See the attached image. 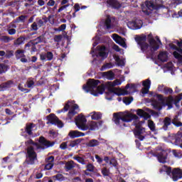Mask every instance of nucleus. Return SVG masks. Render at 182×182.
<instances>
[{"mask_svg":"<svg viewBox=\"0 0 182 182\" xmlns=\"http://www.w3.org/2000/svg\"><path fill=\"white\" fill-rule=\"evenodd\" d=\"M100 83V80H99L89 79L87 82V85L82 86V89L86 93L91 92L93 96L97 97L99 95H103V92L105 90V87L103 84L97 87V85Z\"/></svg>","mask_w":182,"mask_h":182,"instance_id":"f257e3e1","label":"nucleus"},{"mask_svg":"<svg viewBox=\"0 0 182 182\" xmlns=\"http://www.w3.org/2000/svg\"><path fill=\"white\" fill-rule=\"evenodd\" d=\"M157 100H154L151 102V106H153L155 110L160 112L163 109V106H168L169 109L173 107V103L174 97L173 96L164 97L161 94L156 95Z\"/></svg>","mask_w":182,"mask_h":182,"instance_id":"f03ea898","label":"nucleus"},{"mask_svg":"<svg viewBox=\"0 0 182 182\" xmlns=\"http://www.w3.org/2000/svg\"><path fill=\"white\" fill-rule=\"evenodd\" d=\"M132 120H134L135 122H139V117L134 114H128L127 115L122 116L119 114V113H114L112 122L117 125L119 126V127H126L125 123H130Z\"/></svg>","mask_w":182,"mask_h":182,"instance_id":"7ed1b4c3","label":"nucleus"},{"mask_svg":"<svg viewBox=\"0 0 182 182\" xmlns=\"http://www.w3.org/2000/svg\"><path fill=\"white\" fill-rule=\"evenodd\" d=\"M55 141H48L46 138L44 136H40L38 143L34 142L32 139H29L27 141H26V146L32 144L33 146H36L37 150H43L45 149V147L46 149H49V147H53V146H55Z\"/></svg>","mask_w":182,"mask_h":182,"instance_id":"20e7f679","label":"nucleus"},{"mask_svg":"<svg viewBox=\"0 0 182 182\" xmlns=\"http://www.w3.org/2000/svg\"><path fill=\"white\" fill-rule=\"evenodd\" d=\"M163 6V0H150L145 1V7H142V12L145 15H150L153 11L160 9Z\"/></svg>","mask_w":182,"mask_h":182,"instance_id":"39448f33","label":"nucleus"},{"mask_svg":"<svg viewBox=\"0 0 182 182\" xmlns=\"http://www.w3.org/2000/svg\"><path fill=\"white\" fill-rule=\"evenodd\" d=\"M135 41L138 45V48H139L143 52V53H146L149 56L150 55V50H149V48H150V44L147 43L146 41H147V37L146 36H136L135 37Z\"/></svg>","mask_w":182,"mask_h":182,"instance_id":"423d86ee","label":"nucleus"},{"mask_svg":"<svg viewBox=\"0 0 182 182\" xmlns=\"http://www.w3.org/2000/svg\"><path fill=\"white\" fill-rule=\"evenodd\" d=\"M36 160H38V155L35 152L33 146H28L27 148V157L24 162V166H33Z\"/></svg>","mask_w":182,"mask_h":182,"instance_id":"0eeeda50","label":"nucleus"},{"mask_svg":"<svg viewBox=\"0 0 182 182\" xmlns=\"http://www.w3.org/2000/svg\"><path fill=\"white\" fill-rule=\"evenodd\" d=\"M148 42L150 45V56H154V52L160 49V46L157 43V41L153 38V34L150 33L148 35Z\"/></svg>","mask_w":182,"mask_h":182,"instance_id":"6e6552de","label":"nucleus"},{"mask_svg":"<svg viewBox=\"0 0 182 182\" xmlns=\"http://www.w3.org/2000/svg\"><path fill=\"white\" fill-rule=\"evenodd\" d=\"M75 124L80 130H82V132H86L87 130V127H86V122L87 120L86 117L82 114L77 115L75 119Z\"/></svg>","mask_w":182,"mask_h":182,"instance_id":"1a4fd4ad","label":"nucleus"},{"mask_svg":"<svg viewBox=\"0 0 182 182\" xmlns=\"http://www.w3.org/2000/svg\"><path fill=\"white\" fill-rule=\"evenodd\" d=\"M47 124L50 123V124H54V126H57L59 129H62L65 126V124L55 114H50L47 116Z\"/></svg>","mask_w":182,"mask_h":182,"instance_id":"9d476101","label":"nucleus"},{"mask_svg":"<svg viewBox=\"0 0 182 182\" xmlns=\"http://www.w3.org/2000/svg\"><path fill=\"white\" fill-rule=\"evenodd\" d=\"M53 60V53L52 51H47L46 53H41L40 54V60L42 62H50Z\"/></svg>","mask_w":182,"mask_h":182,"instance_id":"9b49d317","label":"nucleus"},{"mask_svg":"<svg viewBox=\"0 0 182 182\" xmlns=\"http://www.w3.org/2000/svg\"><path fill=\"white\" fill-rule=\"evenodd\" d=\"M103 124V121H99V122H95L92 121L91 122L88 123L86 125V127H87V130H97L99 129V127H102V125Z\"/></svg>","mask_w":182,"mask_h":182,"instance_id":"f8f14e48","label":"nucleus"},{"mask_svg":"<svg viewBox=\"0 0 182 182\" xmlns=\"http://www.w3.org/2000/svg\"><path fill=\"white\" fill-rule=\"evenodd\" d=\"M182 178V170L180 168H175L172 171V179L173 181H178Z\"/></svg>","mask_w":182,"mask_h":182,"instance_id":"ddd939ff","label":"nucleus"},{"mask_svg":"<svg viewBox=\"0 0 182 182\" xmlns=\"http://www.w3.org/2000/svg\"><path fill=\"white\" fill-rule=\"evenodd\" d=\"M77 109H79V105H77V104H75L70 109L68 114V119H69V120H70V122H72V119H73V117L75 114H77V112L76 111V110H77Z\"/></svg>","mask_w":182,"mask_h":182,"instance_id":"4468645a","label":"nucleus"},{"mask_svg":"<svg viewBox=\"0 0 182 182\" xmlns=\"http://www.w3.org/2000/svg\"><path fill=\"white\" fill-rule=\"evenodd\" d=\"M36 124L30 122V123H27L26 124L25 127V132L28 134V136H31V137H35V136H33V132H32L33 127H35Z\"/></svg>","mask_w":182,"mask_h":182,"instance_id":"2eb2a0df","label":"nucleus"},{"mask_svg":"<svg viewBox=\"0 0 182 182\" xmlns=\"http://www.w3.org/2000/svg\"><path fill=\"white\" fill-rule=\"evenodd\" d=\"M112 38L116 42V43H118V45H120L122 46V48H127V45L126 44V42H124L123 40H122V37L117 34H113Z\"/></svg>","mask_w":182,"mask_h":182,"instance_id":"dca6fc26","label":"nucleus"},{"mask_svg":"<svg viewBox=\"0 0 182 182\" xmlns=\"http://www.w3.org/2000/svg\"><path fill=\"white\" fill-rule=\"evenodd\" d=\"M14 85V80H10L7 82H4L0 85V89L2 92H4V90H7V89H11Z\"/></svg>","mask_w":182,"mask_h":182,"instance_id":"f3484780","label":"nucleus"},{"mask_svg":"<svg viewBox=\"0 0 182 182\" xmlns=\"http://www.w3.org/2000/svg\"><path fill=\"white\" fill-rule=\"evenodd\" d=\"M68 136L70 139H76V137H83L85 136V133L80 132L77 130L70 131L68 133Z\"/></svg>","mask_w":182,"mask_h":182,"instance_id":"a211bd4d","label":"nucleus"},{"mask_svg":"<svg viewBox=\"0 0 182 182\" xmlns=\"http://www.w3.org/2000/svg\"><path fill=\"white\" fill-rule=\"evenodd\" d=\"M25 49H26L27 50H30L31 53H33V52L38 51V48H36V44L31 41H29L25 45Z\"/></svg>","mask_w":182,"mask_h":182,"instance_id":"6ab92c4d","label":"nucleus"},{"mask_svg":"<svg viewBox=\"0 0 182 182\" xmlns=\"http://www.w3.org/2000/svg\"><path fill=\"white\" fill-rule=\"evenodd\" d=\"M164 125L162 127V129L167 131L168 130V126H171V123H173V121L171 120V118L168 117H166L164 119L163 121Z\"/></svg>","mask_w":182,"mask_h":182,"instance_id":"aec40b11","label":"nucleus"},{"mask_svg":"<svg viewBox=\"0 0 182 182\" xmlns=\"http://www.w3.org/2000/svg\"><path fill=\"white\" fill-rule=\"evenodd\" d=\"M107 4L110 5L112 8H114V9H119V8L122 7V5H120V3L117 0H107Z\"/></svg>","mask_w":182,"mask_h":182,"instance_id":"412c9836","label":"nucleus"},{"mask_svg":"<svg viewBox=\"0 0 182 182\" xmlns=\"http://www.w3.org/2000/svg\"><path fill=\"white\" fill-rule=\"evenodd\" d=\"M102 77H106L108 80H114V73L113 71L109 70L108 72H103L102 73Z\"/></svg>","mask_w":182,"mask_h":182,"instance_id":"4be33fe9","label":"nucleus"},{"mask_svg":"<svg viewBox=\"0 0 182 182\" xmlns=\"http://www.w3.org/2000/svg\"><path fill=\"white\" fill-rule=\"evenodd\" d=\"M46 41L45 38V33L41 35L40 36L37 37L36 38H35L33 41H31L33 43H34L35 45H38L39 43H43Z\"/></svg>","mask_w":182,"mask_h":182,"instance_id":"5701e85b","label":"nucleus"},{"mask_svg":"<svg viewBox=\"0 0 182 182\" xmlns=\"http://www.w3.org/2000/svg\"><path fill=\"white\" fill-rule=\"evenodd\" d=\"M136 129L134 130V134L135 137H137L138 136H141L143 134V130H144V128L141 127L139 124L135 125Z\"/></svg>","mask_w":182,"mask_h":182,"instance_id":"b1692460","label":"nucleus"},{"mask_svg":"<svg viewBox=\"0 0 182 182\" xmlns=\"http://www.w3.org/2000/svg\"><path fill=\"white\" fill-rule=\"evenodd\" d=\"M68 2H69V0H62L60 5H63V6L58 9V14L62 12V11H63L64 9H66V8L70 6V4H68Z\"/></svg>","mask_w":182,"mask_h":182,"instance_id":"393cba45","label":"nucleus"},{"mask_svg":"<svg viewBox=\"0 0 182 182\" xmlns=\"http://www.w3.org/2000/svg\"><path fill=\"white\" fill-rule=\"evenodd\" d=\"M15 56L16 59L17 60H19V59L22 58H26V55H25V50H17L15 52Z\"/></svg>","mask_w":182,"mask_h":182,"instance_id":"a878e982","label":"nucleus"},{"mask_svg":"<svg viewBox=\"0 0 182 182\" xmlns=\"http://www.w3.org/2000/svg\"><path fill=\"white\" fill-rule=\"evenodd\" d=\"M158 59L159 60L163 63L167 62L168 60L167 53L166 52L159 53V54L158 55Z\"/></svg>","mask_w":182,"mask_h":182,"instance_id":"bb28decb","label":"nucleus"},{"mask_svg":"<svg viewBox=\"0 0 182 182\" xmlns=\"http://www.w3.org/2000/svg\"><path fill=\"white\" fill-rule=\"evenodd\" d=\"M28 18V16L26 15H21L19 16L18 17H17L14 23H19L20 22H22V23H25V21H26V19Z\"/></svg>","mask_w":182,"mask_h":182,"instance_id":"cd10ccee","label":"nucleus"},{"mask_svg":"<svg viewBox=\"0 0 182 182\" xmlns=\"http://www.w3.org/2000/svg\"><path fill=\"white\" fill-rule=\"evenodd\" d=\"M25 43V37H19L14 41V46H20V45H23Z\"/></svg>","mask_w":182,"mask_h":182,"instance_id":"c85d7f7f","label":"nucleus"},{"mask_svg":"<svg viewBox=\"0 0 182 182\" xmlns=\"http://www.w3.org/2000/svg\"><path fill=\"white\" fill-rule=\"evenodd\" d=\"M156 157L159 161V163H166V160L167 159V157L164 155L163 152H159L156 154Z\"/></svg>","mask_w":182,"mask_h":182,"instance_id":"c756f323","label":"nucleus"},{"mask_svg":"<svg viewBox=\"0 0 182 182\" xmlns=\"http://www.w3.org/2000/svg\"><path fill=\"white\" fill-rule=\"evenodd\" d=\"M160 172L163 173L165 172L168 176H170V174H173V171H171V167L167 166L166 165L163 166L162 168L160 169Z\"/></svg>","mask_w":182,"mask_h":182,"instance_id":"7c9ffc66","label":"nucleus"},{"mask_svg":"<svg viewBox=\"0 0 182 182\" xmlns=\"http://www.w3.org/2000/svg\"><path fill=\"white\" fill-rule=\"evenodd\" d=\"M181 100H182V93H180L178 95H176L175 98H173V105H175L176 107H178L180 106V105L178 104L180 103V102H181Z\"/></svg>","mask_w":182,"mask_h":182,"instance_id":"2f4dec72","label":"nucleus"},{"mask_svg":"<svg viewBox=\"0 0 182 182\" xmlns=\"http://www.w3.org/2000/svg\"><path fill=\"white\" fill-rule=\"evenodd\" d=\"M116 90H117L114 87H108V93H114V95H117V96H122V95H129L127 91H125V93L122 94L120 92H116Z\"/></svg>","mask_w":182,"mask_h":182,"instance_id":"473e14b6","label":"nucleus"},{"mask_svg":"<svg viewBox=\"0 0 182 182\" xmlns=\"http://www.w3.org/2000/svg\"><path fill=\"white\" fill-rule=\"evenodd\" d=\"M100 144V142L97 139H91L89 141L88 147H96Z\"/></svg>","mask_w":182,"mask_h":182,"instance_id":"72a5a7b5","label":"nucleus"},{"mask_svg":"<svg viewBox=\"0 0 182 182\" xmlns=\"http://www.w3.org/2000/svg\"><path fill=\"white\" fill-rule=\"evenodd\" d=\"M73 161H70L65 164V168L66 171H70L73 168H75V165H73Z\"/></svg>","mask_w":182,"mask_h":182,"instance_id":"f704fd0d","label":"nucleus"},{"mask_svg":"<svg viewBox=\"0 0 182 182\" xmlns=\"http://www.w3.org/2000/svg\"><path fill=\"white\" fill-rule=\"evenodd\" d=\"M0 41L1 42H4V43H9L11 41H14V38L7 36H1L0 38Z\"/></svg>","mask_w":182,"mask_h":182,"instance_id":"c9c22d12","label":"nucleus"},{"mask_svg":"<svg viewBox=\"0 0 182 182\" xmlns=\"http://www.w3.org/2000/svg\"><path fill=\"white\" fill-rule=\"evenodd\" d=\"M26 83L28 89H33V87H35V81H33V78H28Z\"/></svg>","mask_w":182,"mask_h":182,"instance_id":"e433bc0d","label":"nucleus"},{"mask_svg":"<svg viewBox=\"0 0 182 182\" xmlns=\"http://www.w3.org/2000/svg\"><path fill=\"white\" fill-rule=\"evenodd\" d=\"M105 26H106L107 29H112V19L110 18V16H107L105 21Z\"/></svg>","mask_w":182,"mask_h":182,"instance_id":"4c0bfd02","label":"nucleus"},{"mask_svg":"<svg viewBox=\"0 0 182 182\" xmlns=\"http://www.w3.org/2000/svg\"><path fill=\"white\" fill-rule=\"evenodd\" d=\"M53 180H57L58 181H65V177L63 174L58 173L52 177Z\"/></svg>","mask_w":182,"mask_h":182,"instance_id":"58836bf2","label":"nucleus"},{"mask_svg":"<svg viewBox=\"0 0 182 182\" xmlns=\"http://www.w3.org/2000/svg\"><path fill=\"white\" fill-rule=\"evenodd\" d=\"M80 143H82V139H77L73 141H71L69 144V146L70 147H76V146H77V144H80Z\"/></svg>","mask_w":182,"mask_h":182,"instance_id":"ea45409f","label":"nucleus"},{"mask_svg":"<svg viewBox=\"0 0 182 182\" xmlns=\"http://www.w3.org/2000/svg\"><path fill=\"white\" fill-rule=\"evenodd\" d=\"M92 120H100L102 119V113L100 112H94L91 116Z\"/></svg>","mask_w":182,"mask_h":182,"instance_id":"a19ab883","label":"nucleus"},{"mask_svg":"<svg viewBox=\"0 0 182 182\" xmlns=\"http://www.w3.org/2000/svg\"><path fill=\"white\" fill-rule=\"evenodd\" d=\"M173 55L174 56L175 59L178 60V62H179V63H182V55L181 53L177 51H174L173 53Z\"/></svg>","mask_w":182,"mask_h":182,"instance_id":"79ce46f5","label":"nucleus"},{"mask_svg":"<svg viewBox=\"0 0 182 182\" xmlns=\"http://www.w3.org/2000/svg\"><path fill=\"white\" fill-rule=\"evenodd\" d=\"M133 102V97H124L123 98V102L127 105L129 106L130 103Z\"/></svg>","mask_w":182,"mask_h":182,"instance_id":"37998d69","label":"nucleus"},{"mask_svg":"<svg viewBox=\"0 0 182 182\" xmlns=\"http://www.w3.org/2000/svg\"><path fill=\"white\" fill-rule=\"evenodd\" d=\"M173 89L168 87H164L163 93L164 95H173Z\"/></svg>","mask_w":182,"mask_h":182,"instance_id":"c03bdc74","label":"nucleus"},{"mask_svg":"<svg viewBox=\"0 0 182 182\" xmlns=\"http://www.w3.org/2000/svg\"><path fill=\"white\" fill-rule=\"evenodd\" d=\"M142 86H144V87L150 89V86H151V81L149 79L142 81Z\"/></svg>","mask_w":182,"mask_h":182,"instance_id":"a18cd8bd","label":"nucleus"},{"mask_svg":"<svg viewBox=\"0 0 182 182\" xmlns=\"http://www.w3.org/2000/svg\"><path fill=\"white\" fill-rule=\"evenodd\" d=\"M148 127L150 129L151 132H156V125L154 124V122L151 120H149Z\"/></svg>","mask_w":182,"mask_h":182,"instance_id":"49530a36","label":"nucleus"},{"mask_svg":"<svg viewBox=\"0 0 182 182\" xmlns=\"http://www.w3.org/2000/svg\"><path fill=\"white\" fill-rule=\"evenodd\" d=\"M8 69V65H5L4 63H0V75H3L6 72Z\"/></svg>","mask_w":182,"mask_h":182,"instance_id":"de8ad7c7","label":"nucleus"},{"mask_svg":"<svg viewBox=\"0 0 182 182\" xmlns=\"http://www.w3.org/2000/svg\"><path fill=\"white\" fill-rule=\"evenodd\" d=\"M101 173L104 177H108L109 174H110V171L107 168L104 167L101 169Z\"/></svg>","mask_w":182,"mask_h":182,"instance_id":"09e8293b","label":"nucleus"},{"mask_svg":"<svg viewBox=\"0 0 182 182\" xmlns=\"http://www.w3.org/2000/svg\"><path fill=\"white\" fill-rule=\"evenodd\" d=\"M73 159L76 160V161H77L80 164H82V165L86 164V162L85 161V159H83V158H82L80 156H74Z\"/></svg>","mask_w":182,"mask_h":182,"instance_id":"8fccbe9b","label":"nucleus"},{"mask_svg":"<svg viewBox=\"0 0 182 182\" xmlns=\"http://www.w3.org/2000/svg\"><path fill=\"white\" fill-rule=\"evenodd\" d=\"M115 62H117V66H124V61L120 59L119 56L115 58Z\"/></svg>","mask_w":182,"mask_h":182,"instance_id":"3c124183","label":"nucleus"},{"mask_svg":"<svg viewBox=\"0 0 182 182\" xmlns=\"http://www.w3.org/2000/svg\"><path fill=\"white\" fill-rule=\"evenodd\" d=\"M109 164L115 168H117V166L119 164L117 163V160H116V158H112L109 160Z\"/></svg>","mask_w":182,"mask_h":182,"instance_id":"603ef678","label":"nucleus"},{"mask_svg":"<svg viewBox=\"0 0 182 182\" xmlns=\"http://www.w3.org/2000/svg\"><path fill=\"white\" fill-rule=\"evenodd\" d=\"M87 171L93 173L95 171V166L92 164H88L86 166Z\"/></svg>","mask_w":182,"mask_h":182,"instance_id":"864d4df0","label":"nucleus"},{"mask_svg":"<svg viewBox=\"0 0 182 182\" xmlns=\"http://www.w3.org/2000/svg\"><path fill=\"white\" fill-rule=\"evenodd\" d=\"M69 109H70V105H69V102H68L64 106L63 109H62L61 110L58 111V113H62V112H68V110H69Z\"/></svg>","mask_w":182,"mask_h":182,"instance_id":"5fc2aeb1","label":"nucleus"},{"mask_svg":"<svg viewBox=\"0 0 182 182\" xmlns=\"http://www.w3.org/2000/svg\"><path fill=\"white\" fill-rule=\"evenodd\" d=\"M112 68H113V65H112V63H108L102 66L101 70H105V69H112Z\"/></svg>","mask_w":182,"mask_h":182,"instance_id":"6e6d98bb","label":"nucleus"},{"mask_svg":"<svg viewBox=\"0 0 182 182\" xmlns=\"http://www.w3.org/2000/svg\"><path fill=\"white\" fill-rule=\"evenodd\" d=\"M63 38V36L62 35H55L54 36V42H57L58 43H59V42H62V39Z\"/></svg>","mask_w":182,"mask_h":182,"instance_id":"4d7b16f0","label":"nucleus"},{"mask_svg":"<svg viewBox=\"0 0 182 182\" xmlns=\"http://www.w3.org/2000/svg\"><path fill=\"white\" fill-rule=\"evenodd\" d=\"M36 23H37L38 28H42L43 26V20L39 18H36Z\"/></svg>","mask_w":182,"mask_h":182,"instance_id":"13d9d810","label":"nucleus"},{"mask_svg":"<svg viewBox=\"0 0 182 182\" xmlns=\"http://www.w3.org/2000/svg\"><path fill=\"white\" fill-rule=\"evenodd\" d=\"M38 29H39V26H38V23L35 21L31 26V31H38Z\"/></svg>","mask_w":182,"mask_h":182,"instance_id":"bf43d9fd","label":"nucleus"},{"mask_svg":"<svg viewBox=\"0 0 182 182\" xmlns=\"http://www.w3.org/2000/svg\"><path fill=\"white\" fill-rule=\"evenodd\" d=\"M172 124L173 126H176V127H182L181 122H177V121H176V119L172 120Z\"/></svg>","mask_w":182,"mask_h":182,"instance_id":"052dcab7","label":"nucleus"},{"mask_svg":"<svg viewBox=\"0 0 182 182\" xmlns=\"http://www.w3.org/2000/svg\"><path fill=\"white\" fill-rule=\"evenodd\" d=\"M144 110L141 109H138L136 110V114L137 116H139V117H143L144 114Z\"/></svg>","mask_w":182,"mask_h":182,"instance_id":"680f3d73","label":"nucleus"},{"mask_svg":"<svg viewBox=\"0 0 182 182\" xmlns=\"http://www.w3.org/2000/svg\"><path fill=\"white\" fill-rule=\"evenodd\" d=\"M98 55L100 58H103L104 59H106V58H107V53H106V51H100Z\"/></svg>","mask_w":182,"mask_h":182,"instance_id":"e2e57ef3","label":"nucleus"},{"mask_svg":"<svg viewBox=\"0 0 182 182\" xmlns=\"http://www.w3.org/2000/svg\"><path fill=\"white\" fill-rule=\"evenodd\" d=\"M53 168V164L52 163H48L46 164L45 166V170H52Z\"/></svg>","mask_w":182,"mask_h":182,"instance_id":"0e129e2a","label":"nucleus"},{"mask_svg":"<svg viewBox=\"0 0 182 182\" xmlns=\"http://www.w3.org/2000/svg\"><path fill=\"white\" fill-rule=\"evenodd\" d=\"M14 56V50H9L7 51V53L6 54V58L8 59L12 58Z\"/></svg>","mask_w":182,"mask_h":182,"instance_id":"69168bd1","label":"nucleus"},{"mask_svg":"<svg viewBox=\"0 0 182 182\" xmlns=\"http://www.w3.org/2000/svg\"><path fill=\"white\" fill-rule=\"evenodd\" d=\"M47 163H51L53 164V161H55V156H48L46 159Z\"/></svg>","mask_w":182,"mask_h":182,"instance_id":"338daca9","label":"nucleus"},{"mask_svg":"<svg viewBox=\"0 0 182 182\" xmlns=\"http://www.w3.org/2000/svg\"><path fill=\"white\" fill-rule=\"evenodd\" d=\"M9 35H15L16 33V30L15 28L7 29Z\"/></svg>","mask_w":182,"mask_h":182,"instance_id":"774afa93","label":"nucleus"}]
</instances>
